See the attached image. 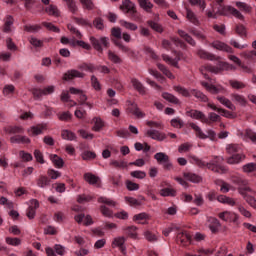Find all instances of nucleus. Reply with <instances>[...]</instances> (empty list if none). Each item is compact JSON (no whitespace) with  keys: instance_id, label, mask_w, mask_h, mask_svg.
I'll use <instances>...</instances> for the list:
<instances>
[{"instance_id":"1","label":"nucleus","mask_w":256,"mask_h":256,"mask_svg":"<svg viewBox=\"0 0 256 256\" xmlns=\"http://www.w3.org/2000/svg\"><path fill=\"white\" fill-rule=\"evenodd\" d=\"M223 161H225L223 156H212V160L207 162V169H210L213 173H220L223 175L224 173H227V167L222 165Z\"/></svg>"},{"instance_id":"2","label":"nucleus","mask_w":256,"mask_h":256,"mask_svg":"<svg viewBox=\"0 0 256 256\" xmlns=\"http://www.w3.org/2000/svg\"><path fill=\"white\" fill-rule=\"evenodd\" d=\"M119 9L124 13H130L132 21H141V17L137 15V7L135 6V3L131 2V0H124Z\"/></svg>"},{"instance_id":"3","label":"nucleus","mask_w":256,"mask_h":256,"mask_svg":"<svg viewBox=\"0 0 256 256\" xmlns=\"http://www.w3.org/2000/svg\"><path fill=\"white\" fill-rule=\"evenodd\" d=\"M218 15H223L224 17H229V15H233V17H236V19H239L240 21H245V16L237 10V8L232 6H223L217 11Z\"/></svg>"},{"instance_id":"4","label":"nucleus","mask_w":256,"mask_h":256,"mask_svg":"<svg viewBox=\"0 0 256 256\" xmlns=\"http://www.w3.org/2000/svg\"><path fill=\"white\" fill-rule=\"evenodd\" d=\"M231 181L234 185H238L241 195H245V191L251 193V187H249V181L243 178V176L234 175L231 176Z\"/></svg>"},{"instance_id":"5","label":"nucleus","mask_w":256,"mask_h":256,"mask_svg":"<svg viewBox=\"0 0 256 256\" xmlns=\"http://www.w3.org/2000/svg\"><path fill=\"white\" fill-rule=\"evenodd\" d=\"M176 242L178 245H180V247H189V245L193 243V237L189 231L184 230L177 234Z\"/></svg>"},{"instance_id":"6","label":"nucleus","mask_w":256,"mask_h":256,"mask_svg":"<svg viewBox=\"0 0 256 256\" xmlns=\"http://www.w3.org/2000/svg\"><path fill=\"white\" fill-rule=\"evenodd\" d=\"M90 43H92L93 48L98 51V53H103V47L101 46L104 45V47L108 48L109 47V38L107 37H101L100 39H97L95 37H90Z\"/></svg>"},{"instance_id":"7","label":"nucleus","mask_w":256,"mask_h":256,"mask_svg":"<svg viewBox=\"0 0 256 256\" xmlns=\"http://www.w3.org/2000/svg\"><path fill=\"white\" fill-rule=\"evenodd\" d=\"M219 219L226 223H237L239 221V215L235 212L224 211L218 214Z\"/></svg>"},{"instance_id":"8","label":"nucleus","mask_w":256,"mask_h":256,"mask_svg":"<svg viewBox=\"0 0 256 256\" xmlns=\"http://www.w3.org/2000/svg\"><path fill=\"white\" fill-rule=\"evenodd\" d=\"M83 77H85V73L79 72V70L76 69H71L64 73L62 79L63 81H73V79H83Z\"/></svg>"},{"instance_id":"9","label":"nucleus","mask_w":256,"mask_h":256,"mask_svg":"<svg viewBox=\"0 0 256 256\" xmlns=\"http://www.w3.org/2000/svg\"><path fill=\"white\" fill-rule=\"evenodd\" d=\"M202 87L208 91V93H211L212 95H218V93H225V88L221 85L215 86L213 84H209L207 82H201Z\"/></svg>"},{"instance_id":"10","label":"nucleus","mask_w":256,"mask_h":256,"mask_svg":"<svg viewBox=\"0 0 256 256\" xmlns=\"http://www.w3.org/2000/svg\"><path fill=\"white\" fill-rule=\"evenodd\" d=\"M186 115L187 117H191V119H196L197 121H201V123L207 122V116L205 115V113L199 110L191 109L189 111H186Z\"/></svg>"},{"instance_id":"11","label":"nucleus","mask_w":256,"mask_h":256,"mask_svg":"<svg viewBox=\"0 0 256 256\" xmlns=\"http://www.w3.org/2000/svg\"><path fill=\"white\" fill-rule=\"evenodd\" d=\"M196 55L199 57V59H204L206 61H219V59H221V57L215 56V54L203 49L197 50Z\"/></svg>"},{"instance_id":"12","label":"nucleus","mask_w":256,"mask_h":256,"mask_svg":"<svg viewBox=\"0 0 256 256\" xmlns=\"http://www.w3.org/2000/svg\"><path fill=\"white\" fill-rule=\"evenodd\" d=\"M145 136L154 139V141H165V139H167V134L159 132L158 130H147Z\"/></svg>"},{"instance_id":"13","label":"nucleus","mask_w":256,"mask_h":256,"mask_svg":"<svg viewBox=\"0 0 256 256\" xmlns=\"http://www.w3.org/2000/svg\"><path fill=\"white\" fill-rule=\"evenodd\" d=\"M37 209H39V200L32 199L30 201V206L27 209L26 217H28V219H35Z\"/></svg>"},{"instance_id":"14","label":"nucleus","mask_w":256,"mask_h":256,"mask_svg":"<svg viewBox=\"0 0 256 256\" xmlns=\"http://www.w3.org/2000/svg\"><path fill=\"white\" fill-rule=\"evenodd\" d=\"M210 46H212L213 49H216L217 51H224L225 53H234L233 48H231V46L219 40L212 42Z\"/></svg>"},{"instance_id":"15","label":"nucleus","mask_w":256,"mask_h":256,"mask_svg":"<svg viewBox=\"0 0 256 256\" xmlns=\"http://www.w3.org/2000/svg\"><path fill=\"white\" fill-rule=\"evenodd\" d=\"M208 223L211 233H219V229H221V222L219 221V219L215 217H209Z\"/></svg>"},{"instance_id":"16","label":"nucleus","mask_w":256,"mask_h":256,"mask_svg":"<svg viewBox=\"0 0 256 256\" xmlns=\"http://www.w3.org/2000/svg\"><path fill=\"white\" fill-rule=\"evenodd\" d=\"M128 113L131 115H134V117H137V119H143L145 117V113L139 109V106L137 104H131L128 109Z\"/></svg>"},{"instance_id":"17","label":"nucleus","mask_w":256,"mask_h":256,"mask_svg":"<svg viewBox=\"0 0 256 256\" xmlns=\"http://www.w3.org/2000/svg\"><path fill=\"white\" fill-rule=\"evenodd\" d=\"M207 107L212 109V111H217V113H222L223 117H226L227 119H233L234 115L228 110H225L223 108H218L215 104L213 103H208Z\"/></svg>"},{"instance_id":"18","label":"nucleus","mask_w":256,"mask_h":256,"mask_svg":"<svg viewBox=\"0 0 256 256\" xmlns=\"http://www.w3.org/2000/svg\"><path fill=\"white\" fill-rule=\"evenodd\" d=\"M36 185L40 189H45L46 187H49V185H51V179L46 175H40L36 179Z\"/></svg>"},{"instance_id":"19","label":"nucleus","mask_w":256,"mask_h":256,"mask_svg":"<svg viewBox=\"0 0 256 256\" xmlns=\"http://www.w3.org/2000/svg\"><path fill=\"white\" fill-rule=\"evenodd\" d=\"M84 180L86 183H89V185H98V187L101 185V178L95 176L93 173H85Z\"/></svg>"},{"instance_id":"20","label":"nucleus","mask_w":256,"mask_h":256,"mask_svg":"<svg viewBox=\"0 0 256 256\" xmlns=\"http://www.w3.org/2000/svg\"><path fill=\"white\" fill-rule=\"evenodd\" d=\"M183 177L186 181H190L191 183H201L203 181V177L193 172H184Z\"/></svg>"},{"instance_id":"21","label":"nucleus","mask_w":256,"mask_h":256,"mask_svg":"<svg viewBox=\"0 0 256 256\" xmlns=\"http://www.w3.org/2000/svg\"><path fill=\"white\" fill-rule=\"evenodd\" d=\"M114 45L116 47H118V49H120V51H122V53H127L128 55H130V57L135 56V52L133 50H131V48L125 46L123 44V42L119 41V40H114L112 39Z\"/></svg>"},{"instance_id":"22","label":"nucleus","mask_w":256,"mask_h":256,"mask_svg":"<svg viewBox=\"0 0 256 256\" xmlns=\"http://www.w3.org/2000/svg\"><path fill=\"white\" fill-rule=\"evenodd\" d=\"M243 159H245V154H232V156L226 159V162L228 165H237L238 163H241Z\"/></svg>"},{"instance_id":"23","label":"nucleus","mask_w":256,"mask_h":256,"mask_svg":"<svg viewBox=\"0 0 256 256\" xmlns=\"http://www.w3.org/2000/svg\"><path fill=\"white\" fill-rule=\"evenodd\" d=\"M24 129L21 126H7L4 128V132L7 135H19L21 133H24Z\"/></svg>"},{"instance_id":"24","label":"nucleus","mask_w":256,"mask_h":256,"mask_svg":"<svg viewBox=\"0 0 256 256\" xmlns=\"http://www.w3.org/2000/svg\"><path fill=\"white\" fill-rule=\"evenodd\" d=\"M49 159L57 169H63V166L65 165L63 158L59 157L57 154H50Z\"/></svg>"},{"instance_id":"25","label":"nucleus","mask_w":256,"mask_h":256,"mask_svg":"<svg viewBox=\"0 0 256 256\" xmlns=\"http://www.w3.org/2000/svg\"><path fill=\"white\" fill-rule=\"evenodd\" d=\"M131 83L134 89L137 90L140 95H145L147 93L145 86H143L141 81H139L137 78H132Z\"/></svg>"},{"instance_id":"26","label":"nucleus","mask_w":256,"mask_h":256,"mask_svg":"<svg viewBox=\"0 0 256 256\" xmlns=\"http://www.w3.org/2000/svg\"><path fill=\"white\" fill-rule=\"evenodd\" d=\"M217 101L221 103V105H224V107H227V109H230V111H235V105H233V102L229 100L228 98H225L224 96H217Z\"/></svg>"},{"instance_id":"27","label":"nucleus","mask_w":256,"mask_h":256,"mask_svg":"<svg viewBox=\"0 0 256 256\" xmlns=\"http://www.w3.org/2000/svg\"><path fill=\"white\" fill-rule=\"evenodd\" d=\"M241 151H242V148H241V145H239V144L232 143V144H228L226 146V153L228 155H235V153L239 154V153H241Z\"/></svg>"},{"instance_id":"28","label":"nucleus","mask_w":256,"mask_h":256,"mask_svg":"<svg viewBox=\"0 0 256 256\" xmlns=\"http://www.w3.org/2000/svg\"><path fill=\"white\" fill-rule=\"evenodd\" d=\"M188 125L191 127V129H193V131H195L196 137H198V139H207L206 134L203 133V130L201 127H199V125L195 124L194 122H191Z\"/></svg>"},{"instance_id":"29","label":"nucleus","mask_w":256,"mask_h":256,"mask_svg":"<svg viewBox=\"0 0 256 256\" xmlns=\"http://www.w3.org/2000/svg\"><path fill=\"white\" fill-rule=\"evenodd\" d=\"M162 59L166 63H169V65H172L173 67H176L177 69H179V61H181V54L178 55V59L177 60L169 57L167 54H163L162 55Z\"/></svg>"},{"instance_id":"30","label":"nucleus","mask_w":256,"mask_h":256,"mask_svg":"<svg viewBox=\"0 0 256 256\" xmlns=\"http://www.w3.org/2000/svg\"><path fill=\"white\" fill-rule=\"evenodd\" d=\"M231 99L232 101H234V103H238V105H241L242 107H245V105H247V99L243 95L233 93L231 94Z\"/></svg>"},{"instance_id":"31","label":"nucleus","mask_w":256,"mask_h":256,"mask_svg":"<svg viewBox=\"0 0 256 256\" xmlns=\"http://www.w3.org/2000/svg\"><path fill=\"white\" fill-rule=\"evenodd\" d=\"M178 35L180 37H182V39H184L185 41L188 42L189 45H191L192 47H195L197 45V42H195V40L193 39V37H191V35H189L187 32L183 31V30H178Z\"/></svg>"},{"instance_id":"32","label":"nucleus","mask_w":256,"mask_h":256,"mask_svg":"<svg viewBox=\"0 0 256 256\" xmlns=\"http://www.w3.org/2000/svg\"><path fill=\"white\" fill-rule=\"evenodd\" d=\"M190 93L191 95L196 97V99H199L202 103H207L209 101V98L207 97V95H205L203 92L197 89H192Z\"/></svg>"},{"instance_id":"33","label":"nucleus","mask_w":256,"mask_h":256,"mask_svg":"<svg viewBox=\"0 0 256 256\" xmlns=\"http://www.w3.org/2000/svg\"><path fill=\"white\" fill-rule=\"evenodd\" d=\"M47 129V127L43 126V125H37V126H32L28 132L30 133V135H32L33 137H37V135H41L43 133V131H45Z\"/></svg>"},{"instance_id":"34","label":"nucleus","mask_w":256,"mask_h":256,"mask_svg":"<svg viewBox=\"0 0 256 256\" xmlns=\"http://www.w3.org/2000/svg\"><path fill=\"white\" fill-rule=\"evenodd\" d=\"M162 97L163 99H165V101H168V103H173L174 105H179V103H181V101H179V98L168 92L162 93Z\"/></svg>"},{"instance_id":"35","label":"nucleus","mask_w":256,"mask_h":256,"mask_svg":"<svg viewBox=\"0 0 256 256\" xmlns=\"http://www.w3.org/2000/svg\"><path fill=\"white\" fill-rule=\"evenodd\" d=\"M123 231H124L125 235H127L131 239H137V227L136 226L124 227Z\"/></svg>"},{"instance_id":"36","label":"nucleus","mask_w":256,"mask_h":256,"mask_svg":"<svg viewBox=\"0 0 256 256\" xmlns=\"http://www.w3.org/2000/svg\"><path fill=\"white\" fill-rule=\"evenodd\" d=\"M110 165L114 167V169H127V167H129V164H127L125 160H112Z\"/></svg>"},{"instance_id":"37","label":"nucleus","mask_w":256,"mask_h":256,"mask_svg":"<svg viewBox=\"0 0 256 256\" xmlns=\"http://www.w3.org/2000/svg\"><path fill=\"white\" fill-rule=\"evenodd\" d=\"M218 121H221V116L219 114L210 112L208 114V118L206 117V122H204L206 125H211V123H217Z\"/></svg>"},{"instance_id":"38","label":"nucleus","mask_w":256,"mask_h":256,"mask_svg":"<svg viewBox=\"0 0 256 256\" xmlns=\"http://www.w3.org/2000/svg\"><path fill=\"white\" fill-rule=\"evenodd\" d=\"M141 9L146 11L147 13H151V9H153V3L149 0H137Z\"/></svg>"},{"instance_id":"39","label":"nucleus","mask_w":256,"mask_h":256,"mask_svg":"<svg viewBox=\"0 0 256 256\" xmlns=\"http://www.w3.org/2000/svg\"><path fill=\"white\" fill-rule=\"evenodd\" d=\"M186 18L190 23H193V25H199V18H197V15H195V12H192L191 9H186Z\"/></svg>"},{"instance_id":"40","label":"nucleus","mask_w":256,"mask_h":256,"mask_svg":"<svg viewBox=\"0 0 256 256\" xmlns=\"http://www.w3.org/2000/svg\"><path fill=\"white\" fill-rule=\"evenodd\" d=\"M161 197H177V190L173 188H164L160 190Z\"/></svg>"},{"instance_id":"41","label":"nucleus","mask_w":256,"mask_h":256,"mask_svg":"<svg viewBox=\"0 0 256 256\" xmlns=\"http://www.w3.org/2000/svg\"><path fill=\"white\" fill-rule=\"evenodd\" d=\"M98 203H103L104 205H108V207H117V201L105 196L99 197Z\"/></svg>"},{"instance_id":"42","label":"nucleus","mask_w":256,"mask_h":256,"mask_svg":"<svg viewBox=\"0 0 256 256\" xmlns=\"http://www.w3.org/2000/svg\"><path fill=\"white\" fill-rule=\"evenodd\" d=\"M121 27H124L125 29H128L129 31H137L139 27L135 23H131L125 20H120Z\"/></svg>"},{"instance_id":"43","label":"nucleus","mask_w":256,"mask_h":256,"mask_svg":"<svg viewBox=\"0 0 256 256\" xmlns=\"http://www.w3.org/2000/svg\"><path fill=\"white\" fill-rule=\"evenodd\" d=\"M14 20L12 16H7L5 19L4 27H3V32L4 33H11V26L13 25Z\"/></svg>"},{"instance_id":"44","label":"nucleus","mask_w":256,"mask_h":256,"mask_svg":"<svg viewBox=\"0 0 256 256\" xmlns=\"http://www.w3.org/2000/svg\"><path fill=\"white\" fill-rule=\"evenodd\" d=\"M108 59H109V61H111L112 63H115V64L123 63V59H121V57H119V55L115 54V52H113L111 50L108 51Z\"/></svg>"},{"instance_id":"45","label":"nucleus","mask_w":256,"mask_h":256,"mask_svg":"<svg viewBox=\"0 0 256 256\" xmlns=\"http://www.w3.org/2000/svg\"><path fill=\"white\" fill-rule=\"evenodd\" d=\"M219 69V73H221V71H233L235 70V66L227 63V62H219L218 66H216Z\"/></svg>"},{"instance_id":"46","label":"nucleus","mask_w":256,"mask_h":256,"mask_svg":"<svg viewBox=\"0 0 256 256\" xmlns=\"http://www.w3.org/2000/svg\"><path fill=\"white\" fill-rule=\"evenodd\" d=\"M216 185H220V191L221 193H229V190L231 189V185H229L227 182L223 180H216Z\"/></svg>"},{"instance_id":"47","label":"nucleus","mask_w":256,"mask_h":256,"mask_svg":"<svg viewBox=\"0 0 256 256\" xmlns=\"http://www.w3.org/2000/svg\"><path fill=\"white\" fill-rule=\"evenodd\" d=\"M154 159H156L157 163L160 165H163L167 159H169V155L163 153V152H158L154 155Z\"/></svg>"},{"instance_id":"48","label":"nucleus","mask_w":256,"mask_h":256,"mask_svg":"<svg viewBox=\"0 0 256 256\" xmlns=\"http://www.w3.org/2000/svg\"><path fill=\"white\" fill-rule=\"evenodd\" d=\"M157 67L164 75H166V77H168V79H175L173 73H171V71H169L165 65L158 63Z\"/></svg>"},{"instance_id":"49","label":"nucleus","mask_w":256,"mask_h":256,"mask_svg":"<svg viewBox=\"0 0 256 256\" xmlns=\"http://www.w3.org/2000/svg\"><path fill=\"white\" fill-rule=\"evenodd\" d=\"M46 13L52 17H59V9L55 5H49L45 9Z\"/></svg>"},{"instance_id":"50","label":"nucleus","mask_w":256,"mask_h":256,"mask_svg":"<svg viewBox=\"0 0 256 256\" xmlns=\"http://www.w3.org/2000/svg\"><path fill=\"white\" fill-rule=\"evenodd\" d=\"M70 13H77L79 11V8L77 7V4L75 3V0H64Z\"/></svg>"},{"instance_id":"51","label":"nucleus","mask_w":256,"mask_h":256,"mask_svg":"<svg viewBox=\"0 0 256 256\" xmlns=\"http://www.w3.org/2000/svg\"><path fill=\"white\" fill-rule=\"evenodd\" d=\"M229 83L232 89L239 90V89H245V87H247L246 83H243L242 81H239V80H230Z\"/></svg>"},{"instance_id":"52","label":"nucleus","mask_w":256,"mask_h":256,"mask_svg":"<svg viewBox=\"0 0 256 256\" xmlns=\"http://www.w3.org/2000/svg\"><path fill=\"white\" fill-rule=\"evenodd\" d=\"M24 31H26L27 33H39V31H41V25H25Z\"/></svg>"},{"instance_id":"53","label":"nucleus","mask_w":256,"mask_h":256,"mask_svg":"<svg viewBox=\"0 0 256 256\" xmlns=\"http://www.w3.org/2000/svg\"><path fill=\"white\" fill-rule=\"evenodd\" d=\"M61 135L63 139H66L68 141H75V139H77V135L69 130H63Z\"/></svg>"},{"instance_id":"54","label":"nucleus","mask_w":256,"mask_h":256,"mask_svg":"<svg viewBox=\"0 0 256 256\" xmlns=\"http://www.w3.org/2000/svg\"><path fill=\"white\" fill-rule=\"evenodd\" d=\"M80 3L82 4L83 9H87V11H93V9H95L93 0H80Z\"/></svg>"},{"instance_id":"55","label":"nucleus","mask_w":256,"mask_h":256,"mask_svg":"<svg viewBox=\"0 0 256 256\" xmlns=\"http://www.w3.org/2000/svg\"><path fill=\"white\" fill-rule=\"evenodd\" d=\"M5 241L7 245H11L12 247H19L21 245L20 238L6 237Z\"/></svg>"},{"instance_id":"56","label":"nucleus","mask_w":256,"mask_h":256,"mask_svg":"<svg viewBox=\"0 0 256 256\" xmlns=\"http://www.w3.org/2000/svg\"><path fill=\"white\" fill-rule=\"evenodd\" d=\"M173 89L183 97H191V92H189L187 88H183L181 86H174Z\"/></svg>"},{"instance_id":"57","label":"nucleus","mask_w":256,"mask_h":256,"mask_svg":"<svg viewBox=\"0 0 256 256\" xmlns=\"http://www.w3.org/2000/svg\"><path fill=\"white\" fill-rule=\"evenodd\" d=\"M236 7H238L240 11H244L245 13H251V10L253 9L245 2H236Z\"/></svg>"},{"instance_id":"58","label":"nucleus","mask_w":256,"mask_h":256,"mask_svg":"<svg viewBox=\"0 0 256 256\" xmlns=\"http://www.w3.org/2000/svg\"><path fill=\"white\" fill-rule=\"evenodd\" d=\"M102 127H105V123L101 118H94L93 131H101Z\"/></svg>"},{"instance_id":"59","label":"nucleus","mask_w":256,"mask_h":256,"mask_svg":"<svg viewBox=\"0 0 256 256\" xmlns=\"http://www.w3.org/2000/svg\"><path fill=\"white\" fill-rule=\"evenodd\" d=\"M147 25H149L153 31H156L157 33H163V26H161L159 23L150 20L147 22Z\"/></svg>"},{"instance_id":"60","label":"nucleus","mask_w":256,"mask_h":256,"mask_svg":"<svg viewBox=\"0 0 256 256\" xmlns=\"http://www.w3.org/2000/svg\"><path fill=\"white\" fill-rule=\"evenodd\" d=\"M42 26L48 29V31H52L53 33H59V31H61L59 27L53 25L51 22H42Z\"/></svg>"},{"instance_id":"61","label":"nucleus","mask_w":256,"mask_h":256,"mask_svg":"<svg viewBox=\"0 0 256 256\" xmlns=\"http://www.w3.org/2000/svg\"><path fill=\"white\" fill-rule=\"evenodd\" d=\"M97 157V154L92 151H84L82 153V159L83 161H89L91 159H95Z\"/></svg>"},{"instance_id":"62","label":"nucleus","mask_w":256,"mask_h":256,"mask_svg":"<svg viewBox=\"0 0 256 256\" xmlns=\"http://www.w3.org/2000/svg\"><path fill=\"white\" fill-rule=\"evenodd\" d=\"M47 175L48 177H50V180L53 179H59V177H61V172L54 170V169H48L47 170Z\"/></svg>"},{"instance_id":"63","label":"nucleus","mask_w":256,"mask_h":256,"mask_svg":"<svg viewBox=\"0 0 256 256\" xmlns=\"http://www.w3.org/2000/svg\"><path fill=\"white\" fill-rule=\"evenodd\" d=\"M244 173H253L256 171V164L255 163H248L243 166Z\"/></svg>"},{"instance_id":"64","label":"nucleus","mask_w":256,"mask_h":256,"mask_svg":"<svg viewBox=\"0 0 256 256\" xmlns=\"http://www.w3.org/2000/svg\"><path fill=\"white\" fill-rule=\"evenodd\" d=\"M245 136L252 141L256 145V133L253 132L252 130H246Z\"/></svg>"}]
</instances>
